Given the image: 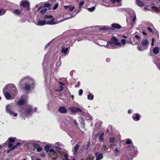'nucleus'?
I'll list each match as a JSON object with an SVG mask.
<instances>
[{
    "instance_id": "nucleus-1",
    "label": "nucleus",
    "mask_w": 160,
    "mask_h": 160,
    "mask_svg": "<svg viewBox=\"0 0 160 160\" xmlns=\"http://www.w3.org/2000/svg\"><path fill=\"white\" fill-rule=\"evenodd\" d=\"M19 85L21 87L23 85V88L27 91L33 89L35 87V82L34 80L31 77L27 76L23 78L20 81Z\"/></svg>"
},
{
    "instance_id": "nucleus-2",
    "label": "nucleus",
    "mask_w": 160,
    "mask_h": 160,
    "mask_svg": "<svg viewBox=\"0 0 160 160\" xmlns=\"http://www.w3.org/2000/svg\"><path fill=\"white\" fill-rule=\"evenodd\" d=\"M32 112V107L28 105L22 108L20 111V114L22 117H27L31 116Z\"/></svg>"
},
{
    "instance_id": "nucleus-3",
    "label": "nucleus",
    "mask_w": 160,
    "mask_h": 160,
    "mask_svg": "<svg viewBox=\"0 0 160 160\" xmlns=\"http://www.w3.org/2000/svg\"><path fill=\"white\" fill-rule=\"evenodd\" d=\"M50 147L48 145L45 146L44 149L47 152H48L49 158L52 160H55L58 157V154L54 148L50 149Z\"/></svg>"
},
{
    "instance_id": "nucleus-4",
    "label": "nucleus",
    "mask_w": 160,
    "mask_h": 160,
    "mask_svg": "<svg viewBox=\"0 0 160 160\" xmlns=\"http://www.w3.org/2000/svg\"><path fill=\"white\" fill-rule=\"evenodd\" d=\"M113 44L116 46H120L121 45V42L116 37H112L111 41L108 42L106 45L104 46L109 49L114 48L115 46Z\"/></svg>"
},
{
    "instance_id": "nucleus-5",
    "label": "nucleus",
    "mask_w": 160,
    "mask_h": 160,
    "mask_svg": "<svg viewBox=\"0 0 160 160\" xmlns=\"http://www.w3.org/2000/svg\"><path fill=\"white\" fill-rule=\"evenodd\" d=\"M6 89H7V91L11 93L12 97L13 98H14L18 93V90L16 89L15 86L14 84H12L8 85L4 87V91Z\"/></svg>"
},
{
    "instance_id": "nucleus-6",
    "label": "nucleus",
    "mask_w": 160,
    "mask_h": 160,
    "mask_svg": "<svg viewBox=\"0 0 160 160\" xmlns=\"http://www.w3.org/2000/svg\"><path fill=\"white\" fill-rule=\"evenodd\" d=\"M149 43V42L147 39H143L142 41L141 45L138 44L137 48L139 51H143L148 48Z\"/></svg>"
},
{
    "instance_id": "nucleus-7",
    "label": "nucleus",
    "mask_w": 160,
    "mask_h": 160,
    "mask_svg": "<svg viewBox=\"0 0 160 160\" xmlns=\"http://www.w3.org/2000/svg\"><path fill=\"white\" fill-rule=\"evenodd\" d=\"M55 146L54 149L58 153V156L59 155L61 156L63 155V153L64 152V150L62 149V148H63V145L59 142H56L55 143Z\"/></svg>"
},
{
    "instance_id": "nucleus-8",
    "label": "nucleus",
    "mask_w": 160,
    "mask_h": 160,
    "mask_svg": "<svg viewBox=\"0 0 160 160\" xmlns=\"http://www.w3.org/2000/svg\"><path fill=\"white\" fill-rule=\"evenodd\" d=\"M12 106L11 104L7 105L6 108V112L9 114L11 116L13 115L14 117H17L18 115L17 113H15L12 110Z\"/></svg>"
},
{
    "instance_id": "nucleus-9",
    "label": "nucleus",
    "mask_w": 160,
    "mask_h": 160,
    "mask_svg": "<svg viewBox=\"0 0 160 160\" xmlns=\"http://www.w3.org/2000/svg\"><path fill=\"white\" fill-rule=\"evenodd\" d=\"M20 5L25 8L27 10H30L29 3L28 0H22L20 2Z\"/></svg>"
},
{
    "instance_id": "nucleus-10",
    "label": "nucleus",
    "mask_w": 160,
    "mask_h": 160,
    "mask_svg": "<svg viewBox=\"0 0 160 160\" xmlns=\"http://www.w3.org/2000/svg\"><path fill=\"white\" fill-rule=\"evenodd\" d=\"M27 97L25 96H22L21 98L17 102V104L19 106H21L25 104L27 102Z\"/></svg>"
},
{
    "instance_id": "nucleus-11",
    "label": "nucleus",
    "mask_w": 160,
    "mask_h": 160,
    "mask_svg": "<svg viewBox=\"0 0 160 160\" xmlns=\"http://www.w3.org/2000/svg\"><path fill=\"white\" fill-rule=\"evenodd\" d=\"M69 110L72 113H75L78 112H82V110L80 108L75 107H70Z\"/></svg>"
},
{
    "instance_id": "nucleus-12",
    "label": "nucleus",
    "mask_w": 160,
    "mask_h": 160,
    "mask_svg": "<svg viewBox=\"0 0 160 160\" xmlns=\"http://www.w3.org/2000/svg\"><path fill=\"white\" fill-rule=\"evenodd\" d=\"M4 88L3 89V92L7 100H10L12 99V98L11 95L10 94L9 92L7 91V89H6L4 91Z\"/></svg>"
},
{
    "instance_id": "nucleus-13",
    "label": "nucleus",
    "mask_w": 160,
    "mask_h": 160,
    "mask_svg": "<svg viewBox=\"0 0 160 160\" xmlns=\"http://www.w3.org/2000/svg\"><path fill=\"white\" fill-rule=\"evenodd\" d=\"M128 150L131 151L132 153L135 154H137L138 153V152L137 147H135L133 145L128 146Z\"/></svg>"
},
{
    "instance_id": "nucleus-14",
    "label": "nucleus",
    "mask_w": 160,
    "mask_h": 160,
    "mask_svg": "<svg viewBox=\"0 0 160 160\" xmlns=\"http://www.w3.org/2000/svg\"><path fill=\"white\" fill-rule=\"evenodd\" d=\"M114 146H116L114 148H113V150L114 152V155L115 156H118L120 153L121 149L119 147L116 146L115 144L114 145Z\"/></svg>"
},
{
    "instance_id": "nucleus-15",
    "label": "nucleus",
    "mask_w": 160,
    "mask_h": 160,
    "mask_svg": "<svg viewBox=\"0 0 160 160\" xmlns=\"http://www.w3.org/2000/svg\"><path fill=\"white\" fill-rule=\"evenodd\" d=\"M95 155L96 158L95 160H100L103 158V153L99 152H96L95 153Z\"/></svg>"
},
{
    "instance_id": "nucleus-16",
    "label": "nucleus",
    "mask_w": 160,
    "mask_h": 160,
    "mask_svg": "<svg viewBox=\"0 0 160 160\" xmlns=\"http://www.w3.org/2000/svg\"><path fill=\"white\" fill-rule=\"evenodd\" d=\"M132 118L134 121H138L140 119V115L138 113H134L132 116Z\"/></svg>"
},
{
    "instance_id": "nucleus-17",
    "label": "nucleus",
    "mask_w": 160,
    "mask_h": 160,
    "mask_svg": "<svg viewBox=\"0 0 160 160\" xmlns=\"http://www.w3.org/2000/svg\"><path fill=\"white\" fill-rule=\"evenodd\" d=\"M58 111L60 113L63 114H66L68 112L67 109L63 107H60L58 108Z\"/></svg>"
},
{
    "instance_id": "nucleus-18",
    "label": "nucleus",
    "mask_w": 160,
    "mask_h": 160,
    "mask_svg": "<svg viewBox=\"0 0 160 160\" xmlns=\"http://www.w3.org/2000/svg\"><path fill=\"white\" fill-rule=\"evenodd\" d=\"M79 146L78 144L75 145L72 150L73 155H76V154L79 149Z\"/></svg>"
},
{
    "instance_id": "nucleus-19",
    "label": "nucleus",
    "mask_w": 160,
    "mask_h": 160,
    "mask_svg": "<svg viewBox=\"0 0 160 160\" xmlns=\"http://www.w3.org/2000/svg\"><path fill=\"white\" fill-rule=\"evenodd\" d=\"M113 3H114V6H118L120 5V2L121 0H110Z\"/></svg>"
},
{
    "instance_id": "nucleus-20",
    "label": "nucleus",
    "mask_w": 160,
    "mask_h": 160,
    "mask_svg": "<svg viewBox=\"0 0 160 160\" xmlns=\"http://www.w3.org/2000/svg\"><path fill=\"white\" fill-rule=\"evenodd\" d=\"M69 49V48H65L63 47L62 48L61 52L65 54L67 53H68Z\"/></svg>"
},
{
    "instance_id": "nucleus-21",
    "label": "nucleus",
    "mask_w": 160,
    "mask_h": 160,
    "mask_svg": "<svg viewBox=\"0 0 160 160\" xmlns=\"http://www.w3.org/2000/svg\"><path fill=\"white\" fill-rule=\"evenodd\" d=\"M71 5H69V6H64V8L66 9H68L70 11L72 12V11L73 9L75 8V7L74 6H72L71 7H70Z\"/></svg>"
},
{
    "instance_id": "nucleus-22",
    "label": "nucleus",
    "mask_w": 160,
    "mask_h": 160,
    "mask_svg": "<svg viewBox=\"0 0 160 160\" xmlns=\"http://www.w3.org/2000/svg\"><path fill=\"white\" fill-rule=\"evenodd\" d=\"M46 24V22L45 20L43 21L39 20L38 21L37 25L39 26H42Z\"/></svg>"
},
{
    "instance_id": "nucleus-23",
    "label": "nucleus",
    "mask_w": 160,
    "mask_h": 160,
    "mask_svg": "<svg viewBox=\"0 0 160 160\" xmlns=\"http://www.w3.org/2000/svg\"><path fill=\"white\" fill-rule=\"evenodd\" d=\"M159 48L158 47H156L153 48L152 52L154 54H157L159 53Z\"/></svg>"
},
{
    "instance_id": "nucleus-24",
    "label": "nucleus",
    "mask_w": 160,
    "mask_h": 160,
    "mask_svg": "<svg viewBox=\"0 0 160 160\" xmlns=\"http://www.w3.org/2000/svg\"><path fill=\"white\" fill-rule=\"evenodd\" d=\"M80 123L81 124L82 127L83 128L85 127V123L84 119L81 117L78 118Z\"/></svg>"
},
{
    "instance_id": "nucleus-25",
    "label": "nucleus",
    "mask_w": 160,
    "mask_h": 160,
    "mask_svg": "<svg viewBox=\"0 0 160 160\" xmlns=\"http://www.w3.org/2000/svg\"><path fill=\"white\" fill-rule=\"evenodd\" d=\"M55 19L54 18H52L50 21H47L46 22V24L48 25H54L56 24V22H54Z\"/></svg>"
},
{
    "instance_id": "nucleus-26",
    "label": "nucleus",
    "mask_w": 160,
    "mask_h": 160,
    "mask_svg": "<svg viewBox=\"0 0 160 160\" xmlns=\"http://www.w3.org/2000/svg\"><path fill=\"white\" fill-rule=\"evenodd\" d=\"M111 26L112 28L116 29H120L121 28L120 25L117 23H113L112 24Z\"/></svg>"
},
{
    "instance_id": "nucleus-27",
    "label": "nucleus",
    "mask_w": 160,
    "mask_h": 160,
    "mask_svg": "<svg viewBox=\"0 0 160 160\" xmlns=\"http://www.w3.org/2000/svg\"><path fill=\"white\" fill-rule=\"evenodd\" d=\"M104 132H102L99 135V139L101 142H103L104 139Z\"/></svg>"
},
{
    "instance_id": "nucleus-28",
    "label": "nucleus",
    "mask_w": 160,
    "mask_h": 160,
    "mask_svg": "<svg viewBox=\"0 0 160 160\" xmlns=\"http://www.w3.org/2000/svg\"><path fill=\"white\" fill-rule=\"evenodd\" d=\"M69 119L70 122L71 124L73 123L77 126L78 125V123L75 120L71 118H69Z\"/></svg>"
},
{
    "instance_id": "nucleus-29",
    "label": "nucleus",
    "mask_w": 160,
    "mask_h": 160,
    "mask_svg": "<svg viewBox=\"0 0 160 160\" xmlns=\"http://www.w3.org/2000/svg\"><path fill=\"white\" fill-rule=\"evenodd\" d=\"M136 3L138 6L140 7H142L144 5L143 2L139 0H137Z\"/></svg>"
},
{
    "instance_id": "nucleus-30",
    "label": "nucleus",
    "mask_w": 160,
    "mask_h": 160,
    "mask_svg": "<svg viewBox=\"0 0 160 160\" xmlns=\"http://www.w3.org/2000/svg\"><path fill=\"white\" fill-rule=\"evenodd\" d=\"M20 145V143L19 142L17 143L16 145L13 146L12 148H11L10 150H8L7 151V152L9 153L10 150H12L15 149V148H17L18 146H19Z\"/></svg>"
},
{
    "instance_id": "nucleus-31",
    "label": "nucleus",
    "mask_w": 160,
    "mask_h": 160,
    "mask_svg": "<svg viewBox=\"0 0 160 160\" xmlns=\"http://www.w3.org/2000/svg\"><path fill=\"white\" fill-rule=\"evenodd\" d=\"M111 28L108 27L106 26H104L102 27H101L99 28V30H107L111 29Z\"/></svg>"
},
{
    "instance_id": "nucleus-32",
    "label": "nucleus",
    "mask_w": 160,
    "mask_h": 160,
    "mask_svg": "<svg viewBox=\"0 0 160 160\" xmlns=\"http://www.w3.org/2000/svg\"><path fill=\"white\" fill-rule=\"evenodd\" d=\"M14 13L17 15H19L21 14V10L18 9H16L14 12Z\"/></svg>"
},
{
    "instance_id": "nucleus-33",
    "label": "nucleus",
    "mask_w": 160,
    "mask_h": 160,
    "mask_svg": "<svg viewBox=\"0 0 160 160\" xmlns=\"http://www.w3.org/2000/svg\"><path fill=\"white\" fill-rule=\"evenodd\" d=\"M53 18L52 16L51 15H45L44 17V18L45 19H51Z\"/></svg>"
},
{
    "instance_id": "nucleus-34",
    "label": "nucleus",
    "mask_w": 160,
    "mask_h": 160,
    "mask_svg": "<svg viewBox=\"0 0 160 160\" xmlns=\"http://www.w3.org/2000/svg\"><path fill=\"white\" fill-rule=\"evenodd\" d=\"M87 97L88 99L92 100L94 96L90 93L89 94L87 95Z\"/></svg>"
},
{
    "instance_id": "nucleus-35",
    "label": "nucleus",
    "mask_w": 160,
    "mask_h": 160,
    "mask_svg": "<svg viewBox=\"0 0 160 160\" xmlns=\"http://www.w3.org/2000/svg\"><path fill=\"white\" fill-rule=\"evenodd\" d=\"M94 157L92 155H89L86 159V160H94Z\"/></svg>"
},
{
    "instance_id": "nucleus-36",
    "label": "nucleus",
    "mask_w": 160,
    "mask_h": 160,
    "mask_svg": "<svg viewBox=\"0 0 160 160\" xmlns=\"http://www.w3.org/2000/svg\"><path fill=\"white\" fill-rule=\"evenodd\" d=\"M39 142H37L36 143H33V147L35 148H37L38 147L40 146V144H39Z\"/></svg>"
},
{
    "instance_id": "nucleus-37",
    "label": "nucleus",
    "mask_w": 160,
    "mask_h": 160,
    "mask_svg": "<svg viewBox=\"0 0 160 160\" xmlns=\"http://www.w3.org/2000/svg\"><path fill=\"white\" fill-rule=\"evenodd\" d=\"M95 9V6H93L91 8H88V10L90 12H92L94 11Z\"/></svg>"
},
{
    "instance_id": "nucleus-38",
    "label": "nucleus",
    "mask_w": 160,
    "mask_h": 160,
    "mask_svg": "<svg viewBox=\"0 0 160 160\" xmlns=\"http://www.w3.org/2000/svg\"><path fill=\"white\" fill-rule=\"evenodd\" d=\"M132 13L133 15L134 16V17H133V19H132V21L133 23H135V21L136 20V14H135V12L134 11H133L132 12Z\"/></svg>"
},
{
    "instance_id": "nucleus-39",
    "label": "nucleus",
    "mask_w": 160,
    "mask_h": 160,
    "mask_svg": "<svg viewBox=\"0 0 160 160\" xmlns=\"http://www.w3.org/2000/svg\"><path fill=\"white\" fill-rule=\"evenodd\" d=\"M46 57H47V55L46 54L45 55L44 57V61L43 62V64H42L43 69V70H44V72H45V67H44V65L45 64V59H46Z\"/></svg>"
},
{
    "instance_id": "nucleus-40",
    "label": "nucleus",
    "mask_w": 160,
    "mask_h": 160,
    "mask_svg": "<svg viewBox=\"0 0 160 160\" xmlns=\"http://www.w3.org/2000/svg\"><path fill=\"white\" fill-rule=\"evenodd\" d=\"M132 141L130 139H126V143L127 144H129L132 143Z\"/></svg>"
},
{
    "instance_id": "nucleus-41",
    "label": "nucleus",
    "mask_w": 160,
    "mask_h": 160,
    "mask_svg": "<svg viewBox=\"0 0 160 160\" xmlns=\"http://www.w3.org/2000/svg\"><path fill=\"white\" fill-rule=\"evenodd\" d=\"M47 11V8H45L44 9H43L42 10L40 11V13L42 14L43 15L45 13V12Z\"/></svg>"
},
{
    "instance_id": "nucleus-42",
    "label": "nucleus",
    "mask_w": 160,
    "mask_h": 160,
    "mask_svg": "<svg viewBox=\"0 0 160 160\" xmlns=\"http://www.w3.org/2000/svg\"><path fill=\"white\" fill-rule=\"evenodd\" d=\"M8 140H9V142L12 143L14 142L15 139L14 138H9Z\"/></svg>"
},
{
    "instance_id": "nucleus-43",
    "label": "nucleus",
    "mask_w": 160,
    "mask_h": 160,
    "mask_svg": "<svg viewBox=\"0 0 160 160\" xmlns=\"http://www.w3.org/2000/svg\"><path fill=\"white\" fill-rule=\"evenodd\" d=\"M115 139L112 138H110L109 139V141L110 143H113Z\"/></svg>"
},
{
    "instance_id": "nucleus-44",
    "label": "nucleus",
    "mask_w": 160,
    "mask_h": 160,
    "mask_svg": "<svg viewBox=\"0 0 160 160\" xmlns=\"http://www.w3.org/2000/svg\"><path fill=\"white\" fill-rule=\"evenodd\" d=\"M64 158H63L62 160H69L68 158L67 155L66 154H64Z\"/></svg>"
},
{
    "instance_id": "nucleus-45",
    "label": "nucleus",
    "mask_w": 160,
    "mask_h": 160,
    "mask_svg": "<svg viewBox=\"0 0 160 160\" xmlns=\"http://www.w3.org/2000/svg\"><path fill=\"white\" fill-rule=\"evenodd\" d=\"M151 8L154 9V11L156 12H157L158 11V8L155 6H152L151 7Z\"/></svg>"
},
{
    "instance_id": "nucleus-46",
    "label": "nucleus",
    "mask_w": 160,
    "mask_h": 160,
    "mask_svg": "<svg viewBox=\"0 0 160 160\" xmlns=\"http://www.w3.org/2000/svg\"><path fill=\"white\" fill-rule=\"evenodd\" d=\"M5 13V11L0 9V16L3 15Z\"/></svg>"
},
{
    "instance_id": "nucleus-47",
    "label": "nucleus",
    "mask_w": 160,
    "mask_h": 160,
    "mask_svg": "<svg viewBox=\"0 0 160 160\" xmlns=\"http://www.w3.org/2000/svg\"><path fill=\"white\" fill-rule=\"evenodd\" d=\"M84 4V2L83 1H81L79 3V8L80 9L81 7Z\"/></svg>"
},
{
    "instance_id": "nucleus-48",
    "label": "nucleus",
    "mask_w": 160,
    "mask_h": 160,
    "mask_svg": "<svg viewBox=\"0 0 160 160\" xmlns=\"http://www.w3.org/2000/svg\"><path fill=\"white\" fill-rule=\"evenodd\" d=\"M52 43V41L48 43L45 46V48L46 49L48 48L51 44Z\"/></svg>"
},
{
    "instance_id": "nucleus-49",
    "label": "nucleus",
    "mask_w": 160,
    "mask_h": 160,
    "mask_svg": "<svg viewBox=\"0 0 160 160\" xmlns=\"http://www.w3.org/2000/svg\"><path fill=\"white\" fill-rule=\"evenodd\" d=\"M45 7L49 8L50 6V4L49 3H45L44 5Z\"/></svg>"
},
{
    "instance_id": "nucleus-50",
    "label": "nucleus",
    "mask_w": 160,
    "mask_h": 160,
    "mask_svg": "<svg viewBox=\"0 0 160 160\" xmlns=\"http://www.w3.org/2000/svg\"><path fill=\"white\" fill-rule=\"evenodd\" d=\"M120 42L122 43V44L124 45L126 43V40L125 39H122L121 40V42Z\"/></svg>"
},
{
    "instance_id": "nucleus-51",
    "label": "nucleus",
    "mask_w": 160,
    "mask_h": 160,
    "mask_svg": "<svg viewBox=\"0 0 160 160\" xmlns=\"http://www.w3.org/2000/svg\"><path fill=\"white\" fill-rule=\"evenodd\" d=\"M8 147L9 148H11L13 147L12 144V143H11V142H8Z\"/></svg>"
},
{
    "instance_id": "nucleus-52",
    "label": "nucleus",
    "mask_w": 160,
    "mask_h": 160,
    "mask_svg": "<svg viewBox=\"0 0 160 160\" xmlns=\"http://www.w3.org/2000/svg\"><path fill=\"white\" fill-rule=\"evenodd\" d=\"M155 41V39L154 38H152V43H151V45L152 46H153L154 45V42Z\"/></svg>"
},
{
    "instance_id": "nucleus-53",
    "label": "nucleus",
    "mask_w": 160,
    "mask_h": 160,
    "mask_svg": "<svg viewBox=\"0 0 160 160\" xmlns=\"http://www.w3.org/2000/svg\"><path fill=\"white\" fill-rule=\"evenodd\" d=\"M60 89H57L56 91L58 92H60L61 91H62L63 89V87L62 86H60L59 87Z\"/></svg>"
},
{
    "instance_id": "nucleus-54",
    "label": "nucleus",
    "mask_w": 160,
    "mask_h": 160,
    "mask_svg": "<svg viewBox=\"0 0 160 160\" xmlns=\"http://www.w3.org/2000/svg\"><path fill=\"white\" fill-rule=\"evenodd\" d=\"M78 93H79V96H81L82 95V93H83L82 90V89H80Z\"/></svg>"
},
{
    "instance_id": "nucleus-55",
    "label": "nucleus",
    "mask_w": 160,
    "mask_h": 160,
    "mask_svg": "<svg viewBox=\"0 0 160 160\" xmlns=\"http://www.w3.org/2000/svg\"><path fill=\"white\" fill-rule=\"evenodd\" d=\"M58 3L56 4L55 5H54V7H53V10L56 9L58 8Z\"/></svg>"
},
{
    "instance_id": "nucleus-56",
    "label": "nucleus",
    "mask_w": 160,
    "mask_h": 160,
    "mask_svg": "<svg viewBox=\"0 0 160 160\" xmlns=\"http://www.w3.org/2000/svg\"><path fill=\"white\" fill-rule=\"evenodd\" d=\"M75 16H73L72 15L71 17H70V18H65L64 19H63V20H62L61 22H62V21H64L65 20H68V19H70L72 18L73 17H74Z\"/></svg>"
},
{
    "instance_id": "nucleus-57",
    "label": "nucleus",
    "mask_w": 160,
    "mask_h": 160,
    "mask_svg": "<svg viewBox=\"0 0 160 160\" xmlns=\"http://www.w3.org/2000/svg\"><path fill=\"white\" fill-rule=\"evenodd\" d=\"M42 150V148L41 147L39 146L37 148V151L38 152H40Z\"/></svg>"
},
{
    "instance_id": "nucleus-58",
    "label": "nucleus",
    "mask_w": 160,
    "mask_h": 160,
    "mask_svg": "<svg viewBox=\"0 0 160 160\" xmlns=\"http://www.w3.org/2000/svg\"><path fill=\"white\" fill-rule=\"evenodd\" d=\"M75 42V40L73 39H72L70 41V42L72 43L71 46L72 45V44L74 43Z\"/></svg>"
},
{
    "instance_id": "nucleus-59",
    "label": "nucleus",
    "mask_w": 160,
    "mask_h": 160,
    "mask_svg": "<svg viewBox=\"0 0 160 160\" xmlns=\"http://www.w3.org/2000/svg\"><path fill=\"white\" fill-rule=\"evenodd\" d=\"M147 30L150 32H153L152 30V28L150 27H148Z\"/></svg>"
},
{
    "instance_id": "nucleus-60",
    "label": "nucleus",
    "mask_w": 160,
    "mask_h": 160,
    "mask_svg": "<svg viewBox=\"0 0 160 160\" xmlns=\"http://www.w3.org/2000/svg\"><path fill=\"white\" fill-rule=\"evenodd\" d=\"M6 143H7V142H6L5 143H4L3 144L1 145H0V148H1L3 147H4L5 146V145H6Z\"/></svg>"
},
{
    "instance_id": "nucleus-61",
    "label": "nucleus",
    "mask_w": 160,
    "mask_h": 160,
    "mask_svg": "<svg viewBox=\"0 0 160 160\" xmlns=\"http://www.w3.org/2000/svg\"><path fill=\"white\" fill-rule=\"evenodd\" d=\"M83 39H84V38H78L77 39V40L78 41H80Z\"/></svg>"
},
{
    "instance_id": "nucleus-62",
    "label": "nucleus",
    "mask_w": 160,
    "mask_h": 160,
    "mask_svg": "<svg viewBox=\"0 0 160 160\" xmlns=\"http://www.w3.org/2000/svg\"><path fill=\"white\" fill-rule=\"evenodd\" d=\"M135 38H136L137 39H139L140 38H141L140 37H139L138 35H135L134 36Z\"/></svg>"
},
{
    "instance_id": "nucleus-63",
    "label": "nucleus",
    "mask_w": 160,
    "mask_h": 160,
    "mask_svg": "<svg viewBox=\"0 0 160 160\" xmlns=\"http://www.w3.org/2000/svg\"><path fill=\"white\" fill-rule=\"evenodd\" d=\"M133 112V110H132L129 109L128 111V114H130L131 112Z\"/></svg>"
},
{
    "instance_id": "nucleus-64",
    "label": "nucleus",
    "mask_w": 160,
    "mask_h": 160,
    "mask_svg": "<svg viewBox=\"0 0 160 160\" xmlns=\"http://www.w3.org/2000/svg\"><path fill=\"white\" fill-rule=\"evenodd\" d=\"M103 148H104V150L106 152L107 151V149H106V147L105 145L103 146Z\"/></svg>"
}]
</instances>
